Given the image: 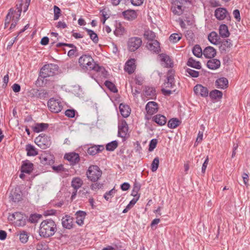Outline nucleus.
I'll return each instance as SVG.
<instances>
[{"label": "nucleus", "instance_id": "1", "mask_svg": "<svg viewBox=\"0 0 250 250\" xmlns=\"http://www.w3.org/2000/svg\"><path fill=\"white\" fill-rule=\"evenodd\" d=\"M57 230L55 222L52 219L43 220L40 224L39 234L44 238L53 236Z\"/></svg>", "mask_w": 250, "mask_h": 250}, {"label": "nucleus", "instance_id": "2", "mask_svg": "<svg viewBox=\"0 0 250 250\" xmlns=\"http://www.w3.org/2000/svg\"><path fill=\"white\" fill-rule=\"evenodd\" d=\"M58 68V65L54 63L44 65L40 70L39 76L36 81L37 83L42 86L44 84L43 79L54 76Z\"/></svg>", "mask_w": 250, "mask_h": 250}, {"label": "nucleus", "instance_id": "3", "mask_svg": "<svg viewBox=\"0 0 250 250\" xmlns=\"http://www.w3.org/2000/svg\"><path fill=\"white\" fill-rule=\"evenodd\" d=\"M79 63L81 68L86 70L99 71L100 67L94 62L90 55H83L79 59Z\"/></svg>", "mask_w": 250, "mask_h": 250}, {"label": "nucleus", "instance_id": "4", "mask_svg": "<svg viewBox=\"0 0 250 250\" xmlns=\"http://www.w3.org/2000/svg\"><path fill=\"white\" fill-rule=\"evenodd\" d=\"M86 174L89 180L95 182L101 177L102 171L97 166L91 165L88 167Z\"/></svg>", "mask_w": 250, "mask_h": 250}, {"label": "nucleus", "instance_id": "5", "mask_svg": "<svg viewBox=\"0 0 250 250\" xmlns=\"http://www.w3.org/2000/svg\"><path fill=\"white\" fill-rule=\"evenodd\" d=\"M26 218V216L20 212H16L8 217L9 221H14L15 226L19 227L25 225Z\"/></svg>", "mask_w": 250, "mask_h": 250}, {"label": "nucleus", "instance_id": "6", "mask_svg": "<svg viewBox=\"0 0 250 250\" xmlns=\"http://www.w3.org/2000/svg\"><path fill=\"white\" fill-rule=\"evenodd\" d=\"M142 44L141 38L133 37L128 39L127 42V49L129 52H133L139 49Z\"/></svg>", "mask_w": 250, "mask_h": 250}, {"label": "nucleus", "instance_id": "7", "mask_svg": "<svg viewBox=\"0 0 250 250\" xmlns=\"http://www.w3.org/2000/svg\"><path fill=\"white\" fill-rule=\"evenodd\" d=\"M35 143L42 149H46L51 145L50 137L45 134H40L35 139Z\"/></svg>", "mask_w": 250, "mask_h": 250}, {"label": "nucleus", "instance_id": "8", "mask_svg": "<svg viewBox=\"0 0 250 250\" xmlns=\"http://www.w3.org/2000/svg\"><path fill=\"white\" fill-rule=\"evenodd\" d=\"M47 105L49 110L54 113L60 112L62 108V105L60 101L54 98H51L48 101Z\"/></svg>", "mask_w": 250, "mask_h": 250}, {"label": "nucleus", "instance_id": "9", "mask_svg": "<svg viewBox=\"0 0 250 250\" xmlns=\"http://www.w3.org/2000/svg\"><path fill=\"white\" fill-rule=\"evenodd\" d=\"M41 163L44 165H51L54 163L53 156L49 153L43 152L39 157Z\"/></svg>", "mask_w": 250, "mask_h": 250}, {"label": "nucleus", "instance_id": "10", "mask_svg": "<svg viewBox=\"0 0 250 250\" xmlns=\"http://www.w3.org/2000/svg\"><path fill=\"white\" fill-rule=\"evenodd\" d=\"M83 184V180L79 177L73 178L71 181V186L74 188V191L72 193L71 199L74 200L77 193L78 189L80 188Z\"/></svg>", "mask_w": 250, "mask_h": 250}, {"label": "nucleus", "instance_id": "11", "mask_svg": "<svg viewBox=\"0 0 250 250\" xmlns=\"http://www.w3.org/2000/svg\"><path fill=\"white\" fill-rule=\"evenodd\" d=\"M219 44V50L222 54L229 52L233 45L232 41L229 39L223 40Z\"/></svg>", "mask_w": 250, "mask_h": 250}, {"label": "nucleus", "instance_id": "12", "mask_svg": "<svg viewBox=\"0 0 250 250\" xmlns=\"http://www.w3.org/2000/svg\"><path fill=\"white\" fill-rule=\"evenodd\" d=\"M174 75V71L173 70H168L167 77V82L164 83L165 87L172 88L175 86Z\"/></svg>", "mask_w": 250, "mask_h": 250}, {"label": "nucleus", "instance_id": "13", "mask_svg": "<svg viewBox=\"0 0 250 250\" xmlns=\"http://www.w3.org/2000/svg\"><path fill=\"white\" fill-rule=\"evenodd\" d=\"M146 47L150 51L157 54L161 51L160 43L157 40L147 42Z\"/></svg>", "mask_w": 250, "mask_h": 250}, {"label": "nucleus", "instance_id": "14", "mask_svg": "<svg viewBox=\"0 0 250 250\" xmlns=\"http://www.w3.org/2000/svg\"><path fill=\"white\" fill-rule=\"evenodd\" d=\"M64 158L71 163V165H75L80 161V156L78 153L71 152L65 154Z\"/></svg>", "mask_w": 250, "mask_h": 250}, {"label": "nucleus", "instance_id": "15", "mask_svg": "<svg viewBox=\"0 0 250 250\" xmlns=\"http://www.w3.org/2000/svg\"><path fill=\"white\" fill-rule=\"evenodd\" d=\"M229 13L225 8H217L214 12V16L219 21L224 20L229 15Z\"/></svg>", "mask_w": 250, "mask_h": 250}, {"label": "nucleus", "instance_id": "16", "mask_svg": "<svg viewBox=\"0 0 250 250\" xmlns=\"http://www.w3.org/2000/svg\"><path fill=\"white\" fill-rule=\"evenodd\" d=\"M194 91L197 95L202 97H207L208 94V90L206 87L201 84H197L194 87Z\"/></svg>", "mask_w": 250, "mask_h": 250}, {"label": "nucleus", "instance_id": "17", "mask_svg": "<svg viewBox=\"0 0 250 250\" xmlns=\"http://www.w3.org/2000/svg\"><path fill=\"white\" fill-rule=\"evenodd\" d=\"M158 104L154 102H149L146 106V109L147 113L151 115L156 113L158 111Z\"/></svg>", "mask_w": 250, "mask_h": 250}, {"label": "nucleus", "instance_id": "18", "mask_svg": "<svg viewBox=\"0 0 250 250\" xmlns=\"http://www.w3.org/2000/svg\"><path fill=\"white\" fill-rule=\"evenodd\" d=\"M104 147L103 145H93L88 147L87 153L90 155H95L104 150Z\"/></svg>", "mask_w": 250, "mask_h": 250}, {"label": "nucleus", "instance_id": "19", "mask_svg": "<svg viewBox=\"0 0 250 250\" xmlns=\"http://www.w3.org/2000/svg\"><path fill=\"white\" fill-rule=\"evenodd\" d=\"M128 129V125L126 122H122L118 126V136L122 138H125Z\"/></svg>", "mask_w": 250, "mask_h": 250}, {"label": "nucleus", "instance_id": "20", "mask_svg": "<svg viewBox=\"0 0 250 250\" xmlns=\"http://www.w3.org/2000/svg\"><path fill=\"white\" fill-rule=\"evenodd\" d=\"M9 198L13 202H19L22 199L21 192L19 189L15 188L11 191Z\"/></svg>", "mask_w": 250, "mask_h": 250}, {"label": "nucleus", "instance_id": "21", "mask_svg": "<svg viewBox=\"0 0 250 250\" xmlns=\"http://www.w3.org/2000/svg\"><path fill=\"white\" fill-rule=\"evenodd\" d=\"M33 170V164L28 160H26L23 162L21 167V171L22 173L30 174Z\"/></svg>", "mask_w": 250, "mask_h": 250}, {"label": "nucleus", "instance_id": "22", "mask_svg": "<svg viewBox=\"0 0 250 250\" xmlns=\"http://www.w3.org/2000/svg\"><path fill=\"white\" fill-rule=\"evenodd\" d=\"M135 59H132L127 61L125 63V70L129 74L133 73L135 70Z\"/></svg>", "mask_w": 250, "mask_h": 250}, {"label": "nucleus", "instance_id": "23", "mask_svg": "<svg viewBox=\"0 0 250 250\" xmlns=\"http://www.w3.org/2000/svg\"><path fill=\"white\" fill-rule=\"evenodd\" d=\"M216 54V50L211 46H208L203 50V55L207 58H212Z\"/></svg>", "mask_w": 250, "mask_h": 250}, {"label": "nucleus", "instance_id": "24", "mask_svg": "<svg viewBox=\"0 0 250 250\" xmlns=\"http://www.w3.org/2000/svg\"><path fill=\"white\" fill-rule=\"evenodd\" d=\"M220 62L218 59H211L208 60L207 63V67L212 70H215L220 66Z\"/></svg>", "mask_w": 250, "mask_h": 250}, {"label": "nucleus", "instance_id": "25", "mask_svg": "<svg viewBox=\"0 0 250 250\" xmlns=\"http://www.w3.org/2000/svg\"><path fill=\"white\" fill-rule=\"evenodd\" d=\"M62 225L63 228L70 229L73 226V219L70 216L66 215L62 218Z\"/></svg>", "mask_w": 250, "mask_h": 250}, {"label": "nucleus", "instance_id": "26", "mask_svg": "<svg viewBox=\"0 0 250 250\" xmlns=\"http://www.w3.org/2000/svg\"><path fill=\"white\" fill-rule=\"evenodd\" d=\"M123 15L125 18L129 20L132 21L135 20L137 17L136 12L134 10H127L123 12Z\"/></svg>", "mask_w": 250, "mask_h": 250}, {"label": "nucleus", "instance_id": "27", "mask_svg": "<svg viewBox=\"0 0 250 250\" xmlns=\"http://www.w3.org/2000/svg\"><path fill=\"white\" fill-rule=\"evenodd\" d=\"M120 111L123 117L126 118L130 113V109L127 105L121 104L119 105Z\"/></svg>", "mask_w": 250, "mask_h": 250}, {"label": "nucleus", "instance_id": "28", "mask_svg": "<svg viewBox=\"0 0 250 250\" xmlns=\"http://www.w3.org/2000/svg\"><path fill=\"white\" fill-rule=\"evenodd\" d=\"M208 41L215 45L218 44L220 43V37L216 32H211L208 36Z\"/></svg>", "mask_w": 250, "mask_h": 250}, {"label": "nucleus", "instance_id": "29", "mask_svg": "<svg viewBox=\"0 0 250 250\" xmlns=\"http://www.w3.org/2000/svg\"><path fill=\"white\" fill-rule=\"evenodd\" d=\"M152 121L160 126L165 125L167 123L166 117L161 114H157L153 116Z\"/></svg>", "mask_w": 250, "mask_h": 250}, {"label": "nucleus", "instance_id": "30", "mask_svg": "<svg viewBox=\"0 0 250 250\" xmlns=\"http://www.w3.org/2000/svg\"><path fill=\"white\" fill-rule=\"evenodd\" d=\"M215 84L217 88L224 89L228 87V81L225 78H220L216 81Z\"/></svg>", "mask_w": 250, "mask_h": 250}, {"label": "nucleus", "instance_id": "31", "mask_svg": "<svg viewBox=\"0 0 250 250\" xmlns=\"http://www.w3.org/2000/svg\"><path fill=\"white\" fill-rule=\"evenodd\" d=\"M48 126V124L45 123H36L32 127L34 132L39 133L46 129Z\"/></svg>", "mask_w": 250, "mask_h": 250}, {"label": "nucleus", "instance_id": "32", "mask_svg": "<svg viewBox=\"0 0 250 250\" xmlns=\"http://www.w3.org/2000/svg\"><path fill=\"white\" fill-rule=\"evenodd\" d=\"M219 32L220 36L222 38L228 37L230 35L227 25L224 24L220 25Z\"/></svg>", "mask_w": 250, "mask_h": 250}, {"label": "nucleus", "instance_id": "33", "mask_svg": "<svg viewBox=\"0 0 250 250\" xmlns=\"http://www.w3.org/2000/svg\"><path fill=\"white\" fill-rule=\"evenodd\" d=\"M156 91L155 89L151 87H146L144 92V95L149 99H154L156 98Z\"/></svg>", "mask_w": 250, "mask_h": 250}, {"label": "nucleus", "instance_id": "34", "mask_svg": "<svg viewBox=\"0 0 250 250\" xmlns=\"http://www.w3.org/2000/svg\"><path fill=\"white\" fill-rule=\"evenodd\" d=\"M76 223L79 225L83 224V220L86 216V213L84 211L79 210L76 213Z\"/></svg>", "mask_w": 250, "mask_h": 250}, {"label": "nucleus", "instance_id": "35", "mask_svg": "<svg viewBox=\"0 0 250 250\" xmlns=\"http://www.w3.org/2000/svg\"><path fill=\"white\" fill-rule=\"evenodd\" d=\"M185 7L184 6H182L181 4H178L177 3V1H176V3L175 5L172 7V10L173 13L175 15H181L183 14Z\"/></svg>", "mask_w": 250, "mask_h": 250}, {"label": "nucleus", "instance_id": "36", "mask_svg": "<svg viewBox=\"0 0 250 250\" xmlns=\"http://www.w3.org/2000/svg\"><path fill=\"white\" fill-rule=\"evenodd\" d=\"M185 7L184 6H182L181 4H178L177 3V1H176V3L175 5L172 7V10L173 13L175 15H181L183 14Z\"/></svg>", "mask_w": 250, "mask_h": 250}, {"label": "nucleus", "instance_id": "37", "mask_svg": "<svg viewBox=\"0 0 250 250\" xmlns=\"http://www.w3.org/2000/svg\"><path fill=\"white\" fill-rule=\"evenodd\" d=\"M162 62H165L166 66L167 67H171L173 65V62L169 57L165 54L160 55Z\"/></svg>", "mask_w": 250, "mask_h": 250}, {"label": "nucleus", "instance_id": "38", "mask_svg": "<svg viewBox=\"0 0 250 250\" xmlns=\"http://www.w3.org/2000/svg\"><path fill=\"white\" fill-rule=\"evenodd\" d=\"M27 151V155L29 156H34L38 154V152L35 147L31 144H28L25 148Z\"/></svg>", "mask_w": 250, "mask_h": 250}, {"label": "nucleus", "instance_id": "39", "mask_svg": "<svg viewBox=\"0 0 250 250\" xmlns=\"http://www.w3.org/2000/svg\"><path fill=\"white\" fill-rule=\"evenodd\" d=\"M187 65L191 67L199 69L201 68V63L199 61H196L193 58L188 59Z\"/></svg>", "mask_w": 250, "mask_h": 250}, {"label": "nucleus", "instance_id": "40", "mask_svg": "<svg viewBox=\"0 0 250 250\" xmlns=\"http://www.w3.org/2000/svg\"><path fill=\"white\" fill-rule=\"evenodd\" d=\"M181 122L177 118H172L169 120L167 123V126L169 128L173 129L180 125Z\"/></svg>", "mask_w": 250, "mask_h": 250}, {"label": "nucleus", "instance_id": "41", "mask_svg": "<svg viewBox=\"0 0 250 250\" xmlns=\"http://www.w3.org/2000/svg\"><path fill=\"white\" fill-rule=\"evenodd\" d=\"M192 53L194 56L200 58L203 54V51L199 45H195L192 49Z\"/></svg>", "mask_w": 250, "mask_h": 250}, {"label": "nucleus", "instance_id": "42", "mask_svg": "<svg viewBox=\"0 0 250 250\" xmlns=\"http://www.w3.org/2000/svg\"><path fill=\"white\" fill-rule=\"evenodd\" d=\"M85 30L87 32L88 35L90 36V38L92 41L94 43H97L99 41V38L97 34L91 29H88L85 28Z\"/></svg>", "mask_w": 250, "mask_h": 250}, {"label": "nucleus", "instance_id": "43", "mask_svg": "<svg viewBox=\"0 0 250 250\" xmlns=\"http://www.w3.org/2000/svg\"><path fill=\"white\" fill-rule=\"evenodd\" d=\"M222 96V92L216 89L211 91L209 93V96L212 99H221Z\"/></svg>", "mask_w": 250, "mask_h": 250}, {"label": "nucleus", "instance_id": "44", "mask_svg": "<svg viewBox=\"0 0 250 250\" xmlns=\"http://www.w3.org/2000/svg\"><path fill=\"white\" fill-rule=\"evenodd\" d=\"M19 235L21 242L25 244L28 241L29 235L26 231L24 230L21 231Z\"/></svg>", "mask_w": 250, "mask_h": 250}, {"label": "nucleus", "instance_id": "45", "mask_svg": "<svg viewBox=\"0 0 250 250\" xmlns=\"http://www.w3.org/2000/svg\"><path fill=\"white\" fill-rule=\"evenodd\" d=\"M144 36L145 38L148 40V42H150L155 40V34L152 31L147 30L145 32Z\"/></svg>", "mask_w": 250, "mask_h": 250}, {"label": "nucleus", "instance_id": "46", "mask_svg": "<svg viewBox=\"0 0 250 250\" xmlns=\"http://www.w3.org/2000/svg\"><path fill=\"white\" fill-rule=\"evenodd\" d=\"M118 142L117 141H113L106 145V149L108 151H112L114 150L118 147Z\"/></svg>", "mask_w": 250, "mask_h": 250}, {"label": "nucleus", "instance_id": "47", "mask_svg": "<svg viewBox=\"0 0 250 250\" xmlns=\"http://www.w3.org/2000/svg\"><path fill=\"white\" fill-rule=\"evenodd\" d=\"M104 84L106 86V87L108 89H109L111 92H114V93L117 92L118 90H117L116 86L112 82H111L109 81H106L104 82Z\"/></svg>", "mask_w": 250, "mask_h": 250}, {"label": "nucleus", "instance_id": "48", "mask_svg": "<svg viewBox=\"0 0 250 250\" xmlns=\"http://www.w3.org/2000/svg\"><path fill=\"white\" fill-rule=\"evenodd\" d=\"M125 31V28L122 26L121 24H119L118 26H117L115 30L114 31V34L117 36H119L123 35Z\"/></svg>", "mask_w": 250, "mask_h": 250}, {"label": "nucleus", "instance_id": "49", "mask_svg": "<svg viewBox=\"0 0 250 250\" xmlns=\"http://www.w3.org/2000/svg\"><path fill=\"white\" fill-rule=\"evenodd\" d=\"M159 164V159L158 157H156L153 160L151 164V169L152 172H155L157 170L158 168Z\"/></svg>", "mask_w": 250, "mask_h": 250}, {"label": "nucleus", "instance_id": "50", "mask_svg": "<svg viewBox=\"0 0 250 250\" xmlns=\"http://www.w3.org/2000/svg\"><path fill=\"white\" fill-rule=\"evenodd\" d=\"M181 39V35L176 33L171 34L169 38V41L173 43L178 42Z\"/></svg>", "mask_w": 250, "mask_h": 250}, {"label": "nucleus", "instance_id": "51", "mask_svg": "<svg viewBox=\"0 0 250 250\" xmlns=\"http://www.w3.org/2000/svg\"><path fill=\"white\" fill-rule=\"evenodd\" d=\"M140 189V186L137 184H135L134 185V187L131 193V195L134 196V198H137V197H140V195L138 194V191Z\"/></svg>", "mask_w": 250, "mask_h": 250}, {"label": "nucleus", "instance_id": "52", "mask_svg": "<svg viewBox=\"0 0 250 250\" xmlns=\"http://www.w3.org/2000/svg\"><path fill=\"white\" fill-rule=\"evenodd\" d=\"M54 20H57L61 15V9L56 5L54 6Z\"/></svg>", "mask_w": 250, "mask_h": 250}, {"label": "nucleus", "instance_id": "53", "mask_svg": "<svg viewBox=\"0 0 250 250\" xmlns=\"http://www.w3.org/2000/svg\"><path fill=\"white\" fill-rule=\"evenodd\" d=\"M157 143L158 141L156 139H152L149 143L148 150L149 151H153L156 147Z\"/></svg>", "mask_w": 250, "mask_h": 250}, {"label": "nucleus", "instance_id": "54", "mask_svg": "<svg viewBox=\"0 0 250 250\" xmlns=\"http://www.w3.org/2000/svg\"><path fill=\"white\" fill-rule=\"evenodd\" d=\"M41 217V215L39 214H32L29 217V221L32 223H35L38 222Z\"/></svg>", "mask_w": 250, "mask_h": 250}, {"label": "nucleus", "instance_id": "55", "mask_svg": "<svg viewBox=\"0 0 250 250\" xmlns=\"http://www.w3.org/2000/svg\"><path fill=\"white\" fill-rule=\"evenodd\" d=\"M79 195L80 197L82 198H87L90 197L89 192L87 190H86L85 188H83L82 190H80L78 192Z\"/></svg>", "mask_w": 250, "mask_h": 250}, {"label": "nucleus", "instance_id": "56", "mask_svg": "<svg viewBox=\"0 0 250 250\" xmlns=\"http://www.w3.org/2000/svg\"><path fill=\"white\" fill-rule=\"evenodd\" d=\"M186 72L192 77L197 78L199 76V72L194 70L188 68L186 70Z\"/></svg>", "mask_w": 250, "mask_h": 250}, {"label": "nucleus", "instance_id": "57", "mask_svg": "<svg viewBox=\"0 0 250 250\" xmlns=\"http://www.w3.org/2000/svg\"><path fill=\"white\" fill-rule=\"evenodd\" d=\"M100 13H102L103 17H104V20L103 21V23L104 24L105 23V21L109 17L107 14V10L105 8H104L101 10H100Z\"/></svg>", "mask_w": 250, "mask_h": 250}, {"label": "nucleus", "instance_id": "58", "mask_svg": "<svg viewBox=\"0 0 250 250\" xmlns=\"http://www.w3.org/2000/svg\"><path fill=\"white\" fill-rule=\"evenodd\" d=\"M192 0H176L177 3L184 6L185 8L187 5L191 3Z\"/></svg>", "mask_w": 250, "mask_h": 250}, {"label": "nucleus", "instance_id": "59", "mask_svg": "<svg viewBox=\"0 0 250 250\" xmlns=\"http://www.w3.org/2000/svg\"><path fill=\"white\" fill-rule=\"evenodd\" d=\"M65 115L68 117L73 118L75 116V110L73 109H67L65 112Z\"/></svg>", "mask_w": 250, "mask_h": 250}, {"label": "nucleus", "instance_id": "60", "mask_svg": "<svg viewBox=\"0 0 250 250\" xmlns=\"http://www.w3.org/2000/svg\"><path fill=\"white\" fill-rule=\"evenodd\" d=\"M139 199V197H137V198H134L133 199H132L129 203L126 206L127 208L130 209L136 203L137 201Z\"/></svg>", "mask_w": 250, "mask_h": 250}, {"label": "nucleus", "instance_id": "61", "mask_svg": "<svg viewBox=\"0 0 250 250\" xmlns=\"http://www.w3.org/2000/svg\"><path fill=\"white\" fill-rule=\"evenodd\" d=\"M62 46H68L72 48H76V47L73 44L60 42L56 44L57 47H60Z\"/></svg>", "mask_w": 250, "mask_h": 250}, {"label": "nucleus", "instance_id": "62", "mask_svg": "<svg viewBox=\"0 0 250 250\" xmlns=\"http://www.w3.org/2000/svg\"><path fill=\"white\" fill-rule=\"evenodd\" d=\"M114 192V189H112L108 192H106L104 195V199L108 201L109 198L113 196V193Z\"/></svg>", "mask_w": 250, "mask_h": 250}, {"label": "nucleus", "instance_id": "63", "mask_svg": "<svg viewBox=\"0 0 250 250\" xmlns=\"http://www.w3.org/2000/svg\"><path fill=\"white\" fill-rule=\"evenodd\" d=\"M209 3L212 7H216L221 6L219 1L216 0H210Z\"/></svg>", "mask_w": 250, "mask_h": 250}, {"label": "nucleus", "instance_id": "64", "mask_svg": "<svg viewBox=\"0 0 250 250\" xmlns=\"http://www.w3.org/2000/svg\"><path fill=\"white\" fill-rule=\"evenodd\" d=\"M47 94V92L45 90H40L39 93L38 95V97L40 99H44L45 98L46 95Z\"/></svg>", "mask_w": 250, "mask_h": 250}]
</instances>
